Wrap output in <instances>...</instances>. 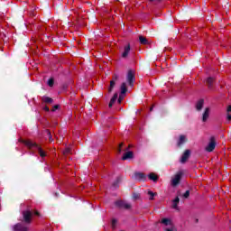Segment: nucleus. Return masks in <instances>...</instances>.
I'll use <instances>...</instances> for the list:
<instances>
[{
    "label": "nucleus",
    "mask_w": 231,
    "mask_h": 231,
    "mask_svg": "<svg viewBox=\"0 0 231 231\" xmlns=\"http://www.w3.org/2000/svg\"><path fill=\"white\" fill-rule=\"evenodd\" d=\"M23 143H24V145H26V147H28V149H31V150L36 149V151H38L41 158H46V152L42 150L41 145H39L36 143H33L30 140L24 141Z\"/></svg>",
    "instance_id": "obj_1"
},
{
    "label": "nucleus",
    "mask_w": 231,
    "mask_h": 231,
    "mask_svg": "<svg viewBox=\"0 0 231 231\" xmlns=\"http://www.w3.org/2000/svg\"><path fill=\"white\" fill-rule=\"evenodd\" d=\"M183 174H185V171L183 170L179 171L174 178L171 180V185L172 187H178L180 185V181H181V178H183Z\"/></svg>",
    "instance_id": "obj_2"
},
{
    "label": "nucleus",
    "mask_w": 231,
    "mask_h": 231,
    "mask_svg": "<svg viewBox=\"0 0 231 231\" xmlns=\"http://www.w3.org/2000/svg\"><path fill=\"white\" fill-rule=\"evenodd\" d=\"M32 216H33L32 211L30 210L23 211V223H25V225L32 224Z\"/></svg>",
    "instance_id": "obj_3"
},
{
    "label": "nucleus",
    "mask_w": 231,
    "mask_h": 231,
    "mask_svg": "<svg viewBox=\"0 0 231 231\" xmlns=\"http://www.w3.org/2000/svg\"><path fill=\"white\" fill-rule=\"evenodd\" d=\"M133 179L136 181H146L147 180V175L143 172L135 171L134 173Z\"/></svg>",
    "instance_id": "obj_4"
},
{
    "label": "nucleus",
    "mask_w": 231,
    "mask_h": 231,
    "mask_svg": "<svg viewBox=\"0 0 231 231\" xmlns=\"http://www.w3.org/2000/svg\"><path fill=\"white\" fill-rule=\"evenodd\" d=\"M126 80L130 88H133V86H134V80H136V79L134 78V73L133 72V70H128Z\"/></svg>",
    "instance_id": "obj_5"
},
{
    "label": "nucleus",
    "mask_w": 231,
    "mask_h": 231,
    "mask_svg": "<svg viewBox=\"0 0 231 231\" xmlns=\"http://www.w3.org/2000/svg\"><path fill=\"white\" fill-rule=\"evenodd\" d=\"M216 149V138L214 136L210 137L209 143L208 146L206 147V151L208 152H212Z\"/></svg>",
    "instance_id": "obj_6"
},
{
    "label": "nucleus",
    "mask_w": 231,
    "mask_h": 231,
    "mask_svg": "<svg viewBox=\"0 0 231 231\" xmlns=\"http://www.w3.org/2000/svg\"><path fill=\"white\" fill-rule=\"evenodd\" d=\"M115 205L117 208H125V210H129V208H131V204L125 203L123 200L116 201Z\"/></svg>",
    "instance_id": "obj_7"
},
{
    "label": "nucleus",
    "mask_w": 231,
    "mask_h": 231,
    "mask_svg": "<svg viewBox=\"0 0 231 231\" xmlns=\"http://www.w3.org/2000/svg\"><path fill=\"white\" fill-rule=\"evenodd\" d=\"M14 231H28V226L23 223H17L13 226Z\"/></svg>",
    "instance_id": "obj_8"
},
{
    "label": "nucleus",
    "mask_w": 231,
    "mask_h": 231,
    "mask_svg": "<svg viewBox=\"0 0 231 231\" xmlns=\"http://www.w3.org/2000/svg\"><path fill=\"white\" fill-rule=\"evenodd\" d=\"M116 80H118V75L115 74L112 78V80L110 81L108 93H111V91H113V89L115 88V86L116 85Z\"/></svg>",
    "instance_id": "obj_9"
},
{
    "label": "nucleus",
    "mask_w": 231,
    "mask_h": 231,
    "mask_svg": "<svg viewBox=\"0 0 231 231\" xmlns=\"http://www.w3.org/2000/svg\"><path fill=\"white\" fill-rule=\"evenodd\" d=\"M189 158H190V150H186L180 158V163H185Z\"/></svg>",
    "instance_id": "obj_10"
},
{
    "label": "nucleus",
    "mask_w": 231,
    "mask_h": 231,
    "mask_svg": "<svg viewBox=\"0 0 231 231\" xmlns=\"http://www.w3.org/2000/svg\"><path fill=\"white\" fill-rule=\"evenodd\" d=\"M184 143H187V136L181 134L177 142V147H183Z\"/></svg>",
    "instance_id": "obj_11"
},
{
    "label": "nucleus",
    "mask_w": 231,
    "mask_h": 231,
    "mask_svg": "<svg viewBox=\"0 0 231 231\" xmlns=\"http://www.w3.org/2000/svg\"><path fill=\"white\" fill-rule=\"evenodd\" d=\"M210 116V108L206 107L203 114H202V122H207L208 120V117Z\"/></svg>",
    "instance_id": "obj_12"
},
{
    "label": "nucleus",
    "mask_w": 231,
    "mask_h": 231,
    "mask_svg": "<svg viewBox=\"0 0 231 231\" xmlns=\"http://www.w3.org/2000/svg\"><path fill=\"white\" fill-rule=\"evenodd\" d=\"M129 51H131V45L127 44L125 46L124 52L122 53L123 59H126V57L129 55Z\"/></svg>",
    "instance_id": "obj_13"
},
{
    "label": "nucleus",
    "mask_w": 231,
    "mask_h": 231,
    "mask_svg": "<svg viewBox=\"0 0 231 231\" xmlns=\"http://www.w3.org/2000/svg\"><path fill=\"white\" fill-rule=\"evenodd\" d=\"M134 156V153H133V152L129 151V152H126L123 157H122V160L123 161H125V160H131L133 159Z\"/></svg>",
    "instance_id": "obj_14"
},
{
    "label": "nucleus",
    "mask_w": 231,
    "mask_h": 231,
    "mask_svg": "<svg viewBox=\"0 0 231 231\" xmlns=\"http://www.w3.org/2000/svg\"><path fill=\"white\" fill-rule=\"evenodd\" d=\"M203 106H205V99H199L196 104L197 111H201V109H203Z\"/></svg>",
    "instance_id": "obj_15"
},
{
    "label": "nucleus",
    "mask_w": 231,
    "mask_h": 231,
    "mask_svg": "<svg viewBox=\"0 0 231 231\" xmlns=\"http://www.w3.org/2000/svg\"><path fill=\"white\" fill-rule=\"evenodd\" d=\"M120 183H122V177H117L112 186L114 189H118V187H120Z\"/></svg>",
    "instance_id": "obj_16"
},
{
    "label": "nucleus",
    "mask_w": 231,
    "mask_h": 231,
    "mask_svg": "<svg viewBox=\"0 0 231 231\" xmlns=\"http://www.w3.org/2000/svg\"><path fill=\"white\" fill-rule=\"evenodd\" d=\"M206 82H207L208 89H212L213 85H214V78H212V77L208 78Z\"/></svg>",
    "instance_id": "obj_17"
},
{
    "label": "nucleus",
    "mask_w": 231,
    "mask_h": 231,
    "mask_svg": "<svg viewBox=\"0 0 231 231\" xmlns=\"http://www.w3.org/2000/svg\"><path fill=\"white\" fill-rule=\"evenodd\" d=\"M148 178L149 180H151L152 181H153L154 183H156V181H158L159 180V177L156 175V173L154 172H151L149 175H148Z\"/></svg>",
    "instance_id": "obj_18"
},
{
    "label": "nucleus",
    "mask_w": 231,
    "mask_h": 231,
    "mask_svg": "<svg viewBox=\"0 0 231 231\" xmlns=\"http://www.w3.org/2000/svg\"><path fill=\"white\" fill-rule=\"evenodd\" d=\"M121 95H125V93H127V84L126 83H122L121 84Z\"/></svg>",
    "instance_id": "obj_19"
},
{
    "label": "nucleus",
    "mask_w": 231,
    "mask_h": 231,
    "mask_svg": "<svg viewBox=\"0 0 231 231\" xmlns=\"http://www.w3.org/2000/svg\"><path fill=\"white\" fill-rule=\"evenodd\" d=\"M42 101L45 102V104H53V98L50 97H42Z\"/></svg>",
    "instance_id": "obj_20"
},
{
    "label": "nucleus",
    "mask_w": 231,
    "mask_h": 231,
    "mask_svg": "<svg viewBox=\"0 0 231 231\" xmlns=\"http://www.w3.org/2000/svg\"><path fill=\"white\" fill-rule=\"evenodd\" d=\"M139 42H140V44H149L147 38L143 36H139Z\"/></svg>",
    "instance_id": "obj_21"
},
{
    "label": "nucleus",
    "mask_w": 231,
    "mask_h": 231,
    "mask_svg": "<svg viewBox=\"0 0 231 231\" xmlns=\"http://www.w3.org/2000/svg\"><path fill=\"white\" fill-rule=\"evenodd\" d=\"M147 194L148 196H150L149 198L150 201H152L154 199V196H158V193H154L151 190H149Z\"/></svg>",
    "instance_id": "obj_22"
},
{
    "label": "nucleus",
    "mask_w": 231,
    "mask_h": 231,
    "mask_svg": "<svg viewBox=\"0 0 231 231\" xmlns=\"http://www.w3.org/2000/svg\"><path fill=\"white\" fill-rule=\"evenodd\" d=\"M161 223L162 225H165V226H169V225H171V219L170 218H162Z\"/></svg>",
    "instance_id": "obj_23"
},
{
    "label": "nucleus",
    "mask_w": 231,
    "mask_h": 231,
    "mask_svg": "<svg viewBox=\"0 0 231 231\" xmlns=\"http://www.w3.org/2000/svg\"><path fill=\"white\" fill-rule=\"evenodd\" d=\"M178 203H180V198L176 197L173 200V208H178Z\"/></svg>",
    "instance_id": "obj_24"
},
{
    "label": "nucleus",
    "mask_w": 231,
    "mask_h": 231,
    "mask_svg": "<svg viewBox=\"0 0 231 231\" xmlns=\"http://www.w3.org/2000/svg\"><path fill=\"white\" fill-rule=\"evenodd\" d=\"M47 136H49V142H53V138L51 137V132L50 130H45Z\"/></svg>",
    "instance_id": "obj_25"
},
{
    "label": "nucleus",
    "mask_w": 231,
    "mask_h": 231,
    "mask_svg": "<svg viewBox=\"0 0 231 231\" xmlns=\"http://www.w3.org/2000/svg\"><path fill=\"white\" fill-rule=\"evenodd\" d=\"M53 84H55V80L53 79V78H51L49 80H48V86L50 88H53Z\"/></svg>",
    "instance_id": "obj_26"
},
{
    "label": "nucleus",
    "mask_w": 231,
    "mask_h": 231,
    "mask_svg": "<svg viewBox=\"0 0 231 231\" xmlns=\"http://www.w3.org/2000/svg\"><path fill=\"white\" fill-rule=\"evenodd\" d=\"M117 99H118V93H116V94H114V96L111 98L110 102H113L115 104V102H116Z\"/></svg>",
    "instance_id": "obj_27"
},
{
    "label": "nucleus",
    "mask_w": 231,
    "mask_h": 231,
    "mask_svg": "<svg viewBox=\"0 0 231 231\" xmlns=\"http://www.w3.org/2000/svg\"><path fill=\"white\" fill-rule=\"evenodd\" d=\"M190 196V190H186L185 193L183 194V198L187 199Z\"/></svg>",
    "instance_id": "obj_28"
},
{
    "label": "nucleus",
    "mask_w": 231,
    "mask_h": 231,
    "mask_svg": "<svg viewBox=\"0 0 231 231\" xmlns=\"http://www.w3.org/2000/svg\"><path fill=\"white\" fill-rule=\"evenodd\" d=\"M133 199H140V193H134L133 194Z\"/></svg>",
    "instance_id": "obj_29"
},
{
    "label": "nucleus",
    "mask_w": 231,
    "mask_h": 231,
    "mask_svg": "<svg viewBox=\"0 0 231 231\" xmlns=\"http://www.w3.org/2000/svg\"><path fill=\"white\" fill-rule=\"evenodd\" d=\"M71 152V149L70 148H66L64 151H63V154H69Z\"/></svg>",
    "instance_id": "obj_30"
},
{
    "label": "nucleus",
    "mask_w": 231,
    "mask_h": 231,
    "mask_svg": "<svg viewBox=\"0 0 231 231\" xmlns=\"http://www.w3.org/2000/svg\"><path fill=\"white\" fill-rule=\"evenodd\" d=\"M122 147H124V143L119 144L118 152H122Z\"/></svg>",
    "instance_id": "obj_31"
},
{
    "label": "nucleus",
    "mask_w": 231,
    "mask_h": 231,
    "mask_svg": "<svg viewBox=\"0 0 231 231\" xmlns=\"http://www.w3.org/2000/svg\"><path fill=\"white\" fill-rule=\"evenodd\" d=\"M122 100H124V97L122 96H119L117 100L118 104H122Z\"/></svg>",
    "instance_id": "obj_32"
},
{
    "label": "nucleus",
    "mask_w": 231,
    "mask_h": 231,
    "mask_svg": "<svg viewBox=\"0 0 231 231\" xmlns=\"http://www.w3.org/2000/svg\"><path fill=\"white\" fill-rule=\"evenodd\" d=\"M60 106L59 105H55L52 108V111H57V109H59Z\"/></svg>",
    "instance_id": "obj_33"
},
{
    "label": "nucleus",
    "mask_w": 231,
    "mask_h": 231,
    "mask_svg": "<svg viewBox=\"0 0 231 231\" xmlns=\"http://www.w3.org/2000/svg\"><path fill=\"white\" fill-rule=\"evenodd\" d=\"M165 231H177L176 227L166 228Z\"/></svg>",
    "instance_id": "obj_34"
},
{
    "label": "nucleus",
    "mask_w": 231,
    "mask_h": 231,
    "mask_svg": "<svg viewBox=\"0 0 231 231\" xmlns=\"http://www.w3.org/2000/svg\"><path fill=\"white\" fill-rule=\"evenodd\" d=\"M151 3H161L162 0H149Z\"/></svg>",
    "instance_id": "obj_35"
},
{
    "label": "nucleus",
    "mask_w": 231,
    "mask_h": 231,
    "mask_svg": "<svg viewBox=\"0 0 231 231\" xmlns=\"http://www.w3.org/2000/svg\"><path fill=\"white\" fill-rule=\"evenodd\" d=\"M226 111H227V113H231V105H229V106H227Z\"/></svg>",
    "instance_id": "obj_36"
},
{
    "label": "nucleus",
    "mask_w": 231,
    "mask_h": 231,
    "mask_svg": "<svg viewBox=\"0 0 231 231\" xmlns=\"http://www.w3.org/2000/svg\"><path fill=\"white\" fill-rule=\"evenodd\" d=\"M114 104H115V103H113L112 101H110L109 104H108V106H109V107H113V105H114Z\"/></svg>",
    "instance_id": "obj_37"
},
{
    "label": "nucleus",
    "mask_w": 231,
    "mask_h": 231,
    "mask_svg": "<svg viewBox=\"0 0 231 231\" xmlns=\"http://www.w3.org/2000/svg\"><path fill=\"white\" fill-rule=\"evenodd\" d=\"M226 118H227V120L230 122V120H231V115H230V114H227Z\"/></svg>",
    "instance_id": "obj_38"
},
{
    "label": "nucleus",
    "mask_w": 231,
    "mask_h": 231,
    "mask_svg": "<svg viewBox=\"0 0 231 231\" xmlns=\"http://www.w3.org/2000/svg\"><path fill=\"white\" fill-rule=\"evenodd\" d=\"M34 216H41V213H39V211H35Z\"/></svg>",
    "instance_id": "obj_39"
},
{
    "label": "nucleus",
    "mask_w": 231,
    "mask_h": 231,
    "mask_svg": "<svg viewBox=\"0 0 231 231\" xmlns=\"http://www.w3.org/2000/svg\"><path fill=\"white\" fill-rule=\"evenodd\" d=\"M112 225H116V219L112 220Z\"/></svg>",
    "instance_id": "obj_40"
},
{
    "label": "nucleus",
    "mask_w": 231,
    "mask_h": 231,
    "mask_svg": "<svg viewBox=\"0 0 231 231\" xmlns=\"http://www.w3.org/2000/svg\"><path fill=\"white\" fill-rule=\"evenodd\" d=\"M44 111H47V112L50 111V107L45 106V107H44Z\"/></svg>",
    "instance_id": "obj_41"
},
{
    "label": "nucleus",
    "mask_w": 231,
    "mask_h": 231,
    "mask_svg": "<svg viewBox=\"0 0 231 231\" xmlns=\"http://www.w3.org/2000/svg\"><path fill=\"white\" fill-rule=\"evenodd\" d=\"M152 109H154V106H152L150 108V111H152Z\"/></svg>",
    "instance_id": "obj_42"
}]
</instances>
